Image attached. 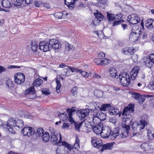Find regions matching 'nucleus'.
Returning <instances> with one entry per match:
<instances>
[{
    "mask_svg": "<svg viewBox=\"0 0 154 154\" xmlns=\"http://www.w3.org/2000/svg\"><path fill=\"white\" fill-rule=\"evenodd\" d=\"M103 143L102 140H99L98 143H97V147H95V148L98 149L102 148V146H103Z\"/></svg>",
    "mask_w": 154,
    "mask_h": 154,
    "instance_id": "56",
    "label": "nucleus"
},
{
    "mask_svg": "<svg viewBox=\"0 0 154 154\" xmlns=\"http://www.w3.org/2000/svg\"><path fill=\"white\" fill-rule=\"evenodd\" d=\"M61 145L58 146L57 149L56 150V154H63V150L61 151L60 149L61 148Z\"/></svg>",
    "mask_w": 154,
    "mask_h": 154,
    "instance_id": "51",
    "label": "nucleus"
},
{
    "mask_svg": "<svg viewBox=\"0 0 154 154\" xmlns=\"http://www.w3.org/2000/svg\"><path fill=\"white\" fill-rule=\"evenodd\" d=\"M33 0H25L24 3L26 5L31 4L33 2Z\"/></svg>",
    "mask_w": 154,
    "mask_h": 154,
    "instance_id": "62",
    "label": "nucleus"
},
{
    "mask_svg": "<svg viewBox=\"0 0 154 154\" xmlns=\"http://www.w3.org/2000/svg\"><path fill=\"white\" fill-rule=\"evenodd\" d=\"M84 6V5L81 2H77L75 7H76L77 8L80 9Z\"/></svg>",
    "mask_w": 154,
    "mask_h": 154,
    "instance_id": "50",
    "label": "nucleus"
},
{
    "mask_svg": "<svg viewBox=\"0 0 154 154\" xmlns=\"http://www.w3.org/2000/svg\"><path fill=\"white\" fill-rule=\"evenodd\" d=\"M127 21L131 24H136L140 22V17L136 14H132L128 16Z\"/></svg>",
    "mask_w": 154,
    "mask_h": 154,
    "instance_id": "7",
    "label": "nucleus"
},
{
    "mask_svg": "<svg viewBox=\"0 0 154 154\" xmlns=\"http://www.w3.org/2000/svg\"><path fill=\"white\" fill-rule=\"evenodd\" d=\"M12 0H2L1 5L5 8H9L12 6Z\"/></svg>",
    "mask_w": 154,
    "mask_h": 154,
    "instance_id": "20",
    "label": "nucleus"
},
{
    "mask_svg": "<svg viewBox=\"0 0 154 154\" xmlns=\"http://www.w3.org/2000/svg\"><path fill=\"white\" fill-rule=\"evenodd\" d=\"M111 61L110 59H108L105 58L101 59L100 63L101 66H105L109 64Z\"/></svg>",
    "mask_w": 154,
    "mask_h": 154,
    "instance_id": "35",
    "label": "nucleus"
},
{
    "mask_svg": "<svg viewBox=\"0 0 154 154\" xmlns=\"http://www.w3.org/2000/svg\"><path fill=\"white\" fill-rule=\"evenodd\" d=\"M40 6H42L45 7V8L48 9L50 8V5L47 3H39V7Z\"/></svg>",
    "mask_w": 154,
    "mask_h": 154,
    "instance_id": "52",
    "label": "nucleus"
},
{
    "mask_svg": "<svg viewBox=\"0 0 154 154\" xmlns=\"http://www.w3.org/2000/svg\"><path fill=\"white\" fill-rule=\"evenodd\" d=\"M142 33L141 28H139L138 26H133L130 34L129 40L133 42H136L140 39Z\"/></svg>",
    "mask_w": 154,
    "mask_h": 154,
    "instance_id": "1",
    "label": "nucleus"
},
{
    "mask_svg": "<svg viewBox=\"0 0 154 154\" xmlns=\"http://www.w3.org/2000/svg\"><path fill=\"white\" fill-rule=\"evenodd\" d=\"M72 116H67L66 117L65 119H68L69 122H70L71 124L74 123L75 122L74 119Z\"/></svg>",
    "mask_w": 154,
    "mask_h": 154,
    "instance_id": "48",
    "label": "nucleus"
},
{
    "mask_svg": "<svg viewBox=\"0 0 154 154\" xmlns=\"http://www.w3.org/2000/svg\"><path fill=\"white\" fill-rule=\"evenodd\" d=\"M99 140V139L96 137H93L91 138V141L92 145L95 148V147H97V143H98Z\"/></svg>",
    "mask_w": 154,
    "mask_h": 154,
    "instance_id": "34",
    "label": "nucleus"
},
{
    "mask_svg": "<svg viewBox=\"0 0 154 154\" xmlns=\"http://www.w3.org/2000/svg\"><path fill=\"white\" fill-rule=\"evenodd\" d=\"M119 79L120 84L124 87H128L130 84V77H119Z\"/></svg>",
    "mask_w": 154,
    "mask_h": 154,
    "instance_id": "14",
    "label": "nucleus"
},
{
    "mask_svg": "<svg viewBox=\"0 0 154 154\" xmlns=\"http://www.w3.org/2000/svg\"><path fill=\"white\" fill-rule=\"evenodd\" d=\"M136 50L133 47H126L123 48L122 50V53L125 55H131L134 54Z\"/></svg>",
    "mask_w": 154,
    "mask_h": 154,
    "instance_id": "13",
    "label": "nucleus"
},
{
    "mask_svg": "<svg viewBox=\"0 0 154 154\" xmlns=\"http://www.w3.org/2000/svg\"><path fill=\"white\" fill-rule=\"evenodd\" d=\"M99 4H100V5H105L106 2L107 1H108V0H97Z\"/></svg>",
    "mask_w": 154,
    "mask_h": 154,
    "instance_id": "61",
    "label": "nucleus"
},
{
    "mask_svg": "<svg viewBox=\"0 0 154 154\" xmlns=\"http://www.w3.org/2000/svg\"><path fill=\"white\" fill-rule=\"evenodd\" d=\"M16 119L14 118H10L7 121L6 125V128L11 133L14 134L15 133L17 128H15Z\"/></svg>",
    "mask_w": 154,
    "mask_h": 154,
    "instance_id": "5",
    "label": "nucleus"
},
{
    "mask_svg": "<svg viewBox=\"0 0 154 154\" xmlns=\"http://www.w3.org/2000/svg\"><path fill=\"white\" fill-rule=\"evenodd\" d=\"M25 0H13L17 4L16 6H20L23 4Z\"/></svg>",
    "mask_w": 154,
    "mask_h": 154,
    "instance_id": "45",
    "label": "nucleus"
},
{
    "mask_svg": "<svg viewBox=\"0 0 154 154\" xmlns=\"http://www.w3.org/2000/svg\"><path fill=\"white\" fill-rule=\"evenodd\" d=\"M113 144L112 143H108L106 144L103 143L101 148L100 151L103 152L105 150L111 149L112 148Z\"/></svg>",
    "mask_w": 154,
    "mask_h": 154,
    "instance_id": "23",
    "label": "nucleus"
},
{
    "mask_svg": "<svg viewBox=\"0 0 154 154\" xmlns=\"http://www.w3.org/2000/svg\"><path fill=\"white\" fill-rule=\"evenodd\" d=\"M32 85L33 86H31L25 91L24 94L26 95H29V97L31 99H33L35 96V89L34 87H37L38 86V78H37L35 81H34Z\"/></svg>",
    "mask_w": 154,
    "mask_h": 154,
    "instance_id": "4",
    "label": "nucleus"
},
{
    "mask_svg": "<svg viewBox=\"0 0 154 154\" xmlns=\"http://www.w3.org/2000/svg\"><path fill=\"white\" fill-rule=\"evenodd\" d=\"M107 18L108 21L111 22L118 19L119 18H116L115 14H112L108 12L107 13Z\"/></svg>",
    "mask_w": 154,
    "mask_h": 154,
    "instance_id": "22",
    "label": "nucleus"
},
{
    "mask_svg": "<svg viewBox=\"0 0 154 154\" xmlns=\"http://www.w3.org/2000/svg\"><path fill=\"white\" fill-rule=\"evenodd\" d=\"M111 108V105L109 103H104L101 105L100 108V111H106L107 110L109 111V108Z\"/></svg>",
    "mask_w": 154,
    "mask_h": 154,
    "instance_id": "26",
    "label": "nucleus"
},
{
    "mask_svg": "<svg viewBox=\"0 0 154 154\" xmlns=\"http://www.w3.org/2000/svg\"><path fill=\"white\" fill-rule=\"evenodd\" d=\"M81 71L80 72V73H81L82 75L85 77H88L89 76V74L87 73V72L85 71H83L81 69Z\"/></svg>",
    "mask_w": 154,
    "mask_h": 154,
    "instance_id": "53",
    "label": "nucleus"
},
{
    "mask_svg": "<svg viewBox=\"0 0 154 154\" xmlns=\"http://www.w3.org/2000/svg\"><path fill=\"white\" fill-rule=\"evenodd\" d=\"M132 94L133 95V97L136 100L140 101V99L142 98V95L139 93L134 92L132 93Z\"/></svg>",
    "mask_w": 154,
    "mask_h": 154,
    "instance_id": "38",
    "label": "nucleus"
},
{
    "mask_svg": "<svg viewBox=\"0 0 154 154\" xmlns=\"http://www.w3.org/2000/svg\"><path fill=\"white\" fill-rule=\"evenodd\" d=\"M82 121L81 122H79V124H78V122H75L74 123V125L75 128V129L77 130V129H79L82 126Z\"/></svg>",
    "mask_w": 154,
    "mask_h": 154,
    "instance_id": "46",
    "label": "nucleus"
},
{
    "mask_svg": "<svg viewBox=\"0 0 154 154\" xmlns=\"http://www.w3.org/2000/svg\"><path fill=\"white\" fill-rule=\"evenodd\" d=\"M50 48L48 41L41 42L39 43V49L43 50V51H48L50 50Z\"/></svg>",
    "mask_w": 154,
    "mask_h": 154,
    "instance_id": "11",
    "label": "nucleus"
},
{
    "mask_svg": "<svg viewBox=\"0 0 154 154\" xmlns=\"http://www.w3.org/2000/svg\"><path fill=\"white\" fill-rule=\"evenodd\" d=\"M101 58H95L94 60V61L97 65H101Z\"/></svg>",
    "mask_w": 154,
    "mask_h": 154,
    "instance_id": "57",
    "label": "nucleus"
},
{
    "mask_svg": "<svg viewBox=\"0 0 154 154\" xmlns=\"http://www.w3.org/2000/svg\"><path fill=\"white\" fill-rule=\"evenodd\" d=\"M139 70V67L138 66H135L132 69L130 72L131 79L132 80H133L135 79L138 75Z\"/></svg>",
    "mask_w": 154,
    "mask_h": 154,
    "instance_id": "15",
    "label": "nucleus"
},
{
    "mask_svg": "<svg viewBox=\"0 0 154 154\" xmlns=\"http://www.w3.org/2000/svg\"><path fill=\"white\" fill-rule=\"evenodd\" d=\"M102 126H103V125L102 124H101V125L98 124H97V125H94L92 127L94 132L97 134H100L103 128Z\"/></svg>",
    "mask_w": 154,
    "mask_h": 154,
    "instance_id": "18",
    "label": "nucleus"
},
{
    "mask_svg": "<svg viewBox=\"0 0 154 154\" xmlns=\"http://www.w3.org/2000/svg\"><path fill=\"white\" fill-rule=\"evenodd\" d=\"M94 94L97 98L102 97L103 95V92L100 90H96L94 91Z\"/></svg>",
    "mask_w": 154,
    "mask_h": 154,
    "instance_id": "37",
    "label": "nucleus"
},
{
    "mask_svg": "<svg viewBox=\"0 0 154 154\" xmlns=\"http://www.w3.org/2000/svg\"><path fill=\"white\" fill-rule=\"evenodd\" d=\"M149 146V144L147 142H144L140 146L141 148L142 149L143 151H146L148 149Z\"/></svg>",
    "mask_w": 154,
    "mask_h": 154,
    "instance_id": "42",
    "label": "nucleus"
},
{
    "mask_svg": "<svg viewBox=\"0 0 154 154\" xmlns=\"http://www.w3.org/2000/svg\"><path fill=\"white\" fill-rule=\"evenodd\" d=\"M42 94H44L45 95H47L50 94V91L49 89L47 91L46 89H43L42 90Z\"/></svg>",
    "mask_w": 154,
    "mask_h": 154,
    "instance_id": "54",
    "label": "nucleus"
},
{
    "mask_svg": "<svg viewBox=\"0 0 154 154\" xmlns=\"http://www.w3.org/2000/svg\"><path fill=\"white\" fill-rule=\"evenodd\" d=\"M122 20H114L113 21V22L112 23V26H118L121 24V22Z\"/></svg>",
    "mask_w": 154,
    "mask_h": 154,
    "instance_id": "55",
    "label": "nucleus"
},
{
    "mask_svg": "<svg viewBox=\"0 0 154 154\" xmlns=\"http://www.w3.org/2000/svg\"><path fill=\"white\" fill-rule=\"evenodd\" d=\"M22 132L23 135L28 137L32 136L33 139L36 140L38 138V128L35 129L30 127H25L22 130Z\"/></svg>",
    "mask_w": 154,
    "mask_h": 154,
    "instance_id": "2",
    "label": "nucleus"
},
{
    "mask_svg": "<svg viewBox=\"0 0 154 154\" xmlns=\"http://www.w3.org/2000/svg\"><path fill=\"white\" fill-rule=\"evenodd\" d=\"M66 48H67L68 50L69 51L73 48V45L68 43V46L67 47L66 46Z\"/></svg>",
    "mask_w": 154,
    "mask_h": 154,
    "instance_id": "64",
    "label": "nucleus"
},
{
    "mask_svg": "<svg viewBox=\"0 0 154 154\" xmlns=\"http://www.w3.org/2000/svg\"><path fill=\"white\" fill-rule=\"evenodd\" d=\"M100 112H97L96 113V115L98 116V118L100 119L101 121H104L106 119V115L105 113L102 112L101 111H99Z\"/></svg>",
    "mask_w": 154,
    "mask_h": 154,
    "instance_id": "32",
    "label": "nucleus"
},
{
    "mask_svg": "<svg viewBox=\"0 0 154 154\" xmlns=\"http://www.w3.org/2000/svg\"><path fill=\"white\" fill-rule=\"evenodd\" d=\"M58 140V137L55 134V132L54 131L51 132V143H55Z\"/></svg>",
    "mask_w": 154,
    "mask_h": 154,
    "instance_id": "31",
    "label": "nucleus"
},
{
    "mask_svg": "<svg viewBox=\"0 0 154 154\" xmlns=\"http://www.w3.org/2000/svg\"><path fill=\"white\" fill-rule=\"evenodd\" d=\"M48 41L51 48L57 50L61 48V44L60 41L53 38L49 39Z\"/></svg>",
    "mask_w": 154,
    "mask_h": 154,
    "instance_id": "8",
    "label": "nucleus"
},
{
    "mask_svg": "<svg viewBox=\"0 0 154 154\" xmlns=\"http://www.w3.org/2000/svg\"><path fill=\"white\" fill-rule=\"evenodd\" d=\"M40 137L42 138L43 141L45 143H46L48 142L49 140L50 137L49 134L48 132H45L44 134L41 135V137Z\"/></svg>",
    "mask_w": 154,
    "mask_h": 154,
    "instance_id": "24",
    "label": "nucleus"
},
{
    "mask_svg": "<svg viewBox=\"0 0 154 154\" xmlns=\"http://www.w3.org/2000/svg\"><path fill=\"white\" fill-rule=\"evenodd\" d=\"M129 122L130 123L129 124H130L132 129L134 131H140V129H139L140 128L139 127V125L138 121H132L131 119L130 121Z\"/></svg>",
    "mask_w": 154,
    "mask_h": 154,
    "instance_id": "17",
    "label": "nucleus"
},
{
    "mask_svg": "<svg viewBox=\"0 0 154 154\" xmlns=\"http://www.w3.org/2000/svg\"><path fill=\"white\" fill-rule=\"evenodd\" d=\"M54 16L55 17L58 19H61L62 18L63 14L62 12H58L55 13Z\"/></svg>",
    "mask_w": 154,
    "mask_h": 154,
    "instance_id": "43",
    "label": "nucleus"
},
{
    "mask_svg": "<svg viewBox=\"0 0 154 154\" xmlns=\"http://www.w3.org/2000/svg\"><path fill=\"white\" fill-rule=\"evenodd\" d=\"M109 113L112 115H117V114H118L119 116H120L121 115V112H120L119 109L116 108L114 109H112L111 110H109Z\"/></svg>",
    "mask_w": 154,
    "mask_h": 154,
    "instance_id": "28",
    "label": "nucleus"
},
{
    "mask_svg": "<svg viewBox=\"0 0 154 154\" xmlns=\"http://www.w3.org/2000/svg\"><path fill=\"white\" fill-rule=\"evenodd\" d=\"M23 125V121L16 119L15 128H19L22 127Z\"/></svg>",
    "mask_w": 154,
    "mask_h": 154,
    "instance_id": "36",
    "label": "nucleus"
},
{
    "mask_svg": "<svg viewBox=\"0 0 154 154\" xmlns=\"http://www.w3.org/2000/svg\"><path fill=\"white\" fill-rule=\"evenodd\" d=\"M129 77V74L126 72H121L119 76V77Z\"/></svg>",
    "mask_w": 154,
    "mask_h": 154,
    "instance_id": "47",
    "label": "nucleus"
},
{
    "mask_svg": "<svg viewBox=\"0 0 154 154\" xmlns=\"http://www.w3.org/2000/svg\"><path fill=\"white\" fill-rule=\"evenodd\" d=\"M120 136L122 137V138H124V137H130V135L129 134H127V135L126 134H125V132L124 131V133H122L120 134Z\"/></svg>",
    "mask_w": 154,
    "mask_h": 154,
    "instance_id": "63",
    "label": "nucleus"
},
{
    "mask_svg": "<svg viewBox=\"0 0 154 154\" xmlns=\"http://www.w3.org/2000/svg\"><path fill=\"white\" fill-rule=\"evenodd\" d=\"M119 129L115 128L112 132V134L110 135V138L112 140L115 139L117 136L119 135Z\"/></svg>",
    "mask_w": 154,
    "mask_h": 154,
    "instance_id": "25",
    "label": "nucleus"
},
{
    "mask_svg": "<svg viewBox=\"0 0 154 154\" xmlns=\"http://www.w3.org/2000/svg\"><path fill=\"white\" fill-rule=\"evenodd\" d=\"M138 122L140 131L144 129L145 126L147 125V122L143 119H141Z\"/></svg>",
    "mask_w": 154,
    "mask_h": 154,
    "instance_id": "27",
    "label": "nucleus"
},
{
    "mask_svg": "<svg viewBox=\"0 0 154 154\" xmlns=\"http://www.w3.org/2000/svg\"><path fill=\"white\" fill-rule=\"evenodd\" d=\"M65 4L67 6L69 9L72 10L74 8L75 5L70 0H65Z\"/></svg>",
    "mask_w": 154,
    "mask_h": 154,
    "instance_id": "30",
    "label": "nucleus"
},
{
    "mask_svg": "<svg viewBox=\"0 0 154 154\" xmlns=\"http://www.w3.org/2000/svg\"><path fill=\"white\" fill-rule=\"evenodd\" d=\"M76 111L75 107H72L71 108H67L66 112L68 114L69 116H72L73 112Z\"/></svg>",
    "mask_w": 154,
    "mask_h": 154,
    "instance_id": "40",
    "label": "nucleus"
},
{
    "mask_svg": "<svg viewBox=\"0 0 154 154\" xmlns=\"http://www.w3.org/2000/svg\"><path fill=\"white\" fill-rule=\"evenodd\" d=\"M148 58H146V61H145L146 65L148 67L150 68L154 64V54H150Z\"/></svg>",
    "mask_w": 154,
    "mask_h": 154,
    "instance_id": "16",
    "label": "nucleus"
},
{
    "mask_svg": "<svg viewBox=\"0 0 154 154\" xmlns=\"http://www.w3.org/2000/svg\"><path fill=\"white\" fill-rule=\"evenodd\" d=\"M44 133V130L42 128H39V137H41V135Z\"/></svg>",
    "mask_w": 154,
    "mask_h": 154,
    "instance_id": "60",
    "label": "nucleus"
},
{
    "mask_svg": "<svg viewBox=\"0 0 154 154\" xmlns=\"http://www.w3.org/2000/svg\"><path fill=\"white\" fill-rule=\"evenodd\" d=\"M69 68L72 72H77L78 73H79L81 71V69H79L78 68L69 67Z\"/></svg>",
    "mask_w": 154,
    "mask_h": 154,
    "instance_id": "49",
    "label": "nucleus"
},
{
    "mask_svg": "<svg viewBox=\"0 0 154 154\" xmlns=\"http://www.w3.org/2000/svg\"><path fill=\"white\" fill-rule=\"evenodd\" d=\"M101 105L100 104V103H96V105H94L95 107V109L96 110H100V109H99Z\"/></svg>",
    "mask_w": 154,
    "mask_h": 154,
    "instance_id": "59",
    "label": "nucleus"
},
{
    "mask_svg": "<svg viewBox=\"0 0 154 154\" xmlns=\"http://www.w3.org/2000/svg\"><path fill=\"white\" fill-rule=\"evenodd\" d=\"M61 85L60 82L57 83V86L56 88V92L57 93H59L60 92V88L61 87Z\"/></svg>",
    "mask_w": 154,
    "mask_h": 154,
    "instance_id": "58",
    "label": "nucleus"
},
{
    "mask_svg": "<svg viewBox=\"0 0 154 154\" xmlns=\"http://www.w3.org/2000/svg\"><path fill=\"white\" fill-rule=\"evenodd\" d=\"M61 145V147H63V146H64L65 147L67 148L70 151L73 149V146L72 145L65 141L62 142V144Z\"/></svg>",
    "mask_w": 154,
    "mask_h": 154,
    "instance_id": "29",
    "label": "nucleus"
},
{
    "mask_svg": "<svg viewBox=\"0 0 154 154\" xmlns=\"http://www.w3.org/2000/svg\"><path fill=\"white\" fill-rule=\"evenodd\" d=\"M89 109H81L80 110H77L76 113L77 114L79 115V119L82 120L89 114Z\"/></svg>",
    "mask_w": 154,
    "mask_h": 154,
    "instance_id": "10",
    "label": "nucleus"
},
{
    "mask_svg": "<svg viewBox=\"0 0 154 154\" xmlns=\"http://www.w3.org/2000/svg\"><path fill=\"white\" fill-rule=\"evenodd\" d=\"M31 48L32 51L35 52L37 51L38 48L37 42L35 41H31Z\"/></svg>",
    "mask_w": 154,
    "mask_h": 154,
    "instance_id": "33",
    "label": "nucleus"
},
{
    "mask_svg": "<svg viewBox=\"0 0 154 154\" xmlns=\"http://www.w3.org/2000/svg\"><path fill=\"white\" fill-rule=\"evenodd\" d=\"M7 86L9 88H11L14 87V83L12 82L10 79L8 80L6 82Z\"/></svg>",
    "mask_w": 154,
    "mask_h": 154,
    "instance_id": "44",
    "label": "nucleus"
},
{
    "mask_svg": "<svg viewBox=\"0 0 154 154\" xmlns=\"http://www.w3.org/2000/svg\"><path fill=\"white\" fill-rule=\"evenodd\" d=\"M108 72L110 73L109 75L112 78H118V75H117V72L116 69L114 67H110L108 70Z\"/></svg>",
    "mask_w": 154,
    "mask_h": 154,
    "instance_id": "21",
    "label": "nucleus"
},
{
    "mask_svg": "<svg viewBox=\"0 0 154 154\" xmlns=\"http://www.w3.org/2000/svg\"><path fill=\"white\" fill-rule=\"evenodd\" d=\"M95 18L93 20L92 22L94 26L99 24L101 21L106 20V18L101 13L97 12L94 14Z\"/></svg>",
    "mask_w": 154,
    "mask_h": 154,
    "instance_id": "6",
    "label": "nucleus"
},
{
    "mask_svg": "<svg viewBox=\"0 0 154 154\" xmlns=\"http://www.w3.org/2000/svg\"><path fill=\"white\" fill-rule=\"evenodd\" d=\"M112 132L111 128L109 127H103L100 135L102 138H108L110 136Z\"/></svg>",
    "mask_w": 154,
    "mask_h": 154,
    "instance_id": "12",
    "label": "nucleus"
},
{
    "mask_svg": "<svg viewBox=\"0 0 154 154\" xmlns=\"http://www.w3.org/2000/svg\"><path fill=\"white\" fill-rule=\"evenodd\" d=\"M78 88L76 86L72 88L71 89V92L72 95L74 97H76L78 95Z\"/></svg>",
    "mask_w": 154,
    "mask_h": 154,
    "instance_id": "41",
    "label": "nucleus"
},
{
    "mask_svg": "<svg viewBox=\"0 0 154 154\" xmlns=\"http://www.w3.org/2000/svg\"><path fill=\"white\" fill-rule=\"evenodd\" d=\"M15 82L17 84L23 83L25 81V76L23 73H16L14 75Z\"/></svg>",
    "mask_w": 154,
    "mask_h": 154,
    "instance_id": "9",
    "label": "nucleus"
},
{
    "mask_svg": "<svg viewBox=\"0 0 154 154\" xmlns=\"http://www.w3.org/2000/svg\"><path fill=\"white\" fill-rule=\"evenodd\" d=\"M122 127L124 129L125 134H129L130 135V133L129 132V130L130 128V125H127L125 124L124 125H122Z\"/></svg>",
    "mask_w": 154,
    "mask_h": 154,
    "instance_id": "39",
    "label": "nucleus"
},
{
    "mask_svg": "<svg viewBox=\"0 0 154 154\" xmlns=\"http://www.w3.org/2000/svg\"><path fill=\"white\" fill-rule=\"evenodd\" d=\"M134 111V104L130 103L127 106L125 107L122 112V115L125 116L126 118L125 117H122V121L126 122L128 120L132 117L131 113H133Z\"/></svg>",
    "mask_w": 154,
    "mask_h": 154,
    "instance_id": "3",
    "label": "nucleus"
},
{
    "mask_svg": "<svg viewBox=\"0 0 154 154\" xmlns=\"http://www.w3.org/2000/svg\"><path fill=\"white\" fill-rule=\"evenodd\" d=\"M145 26L147 29H151L154 27V20L148 19L146 20Z\"/></svg>",
    "mask_w": 154,
    "mask_h": 154,
    "instance_id": "19",
    "label": "nucleus"
}]
</instances>
